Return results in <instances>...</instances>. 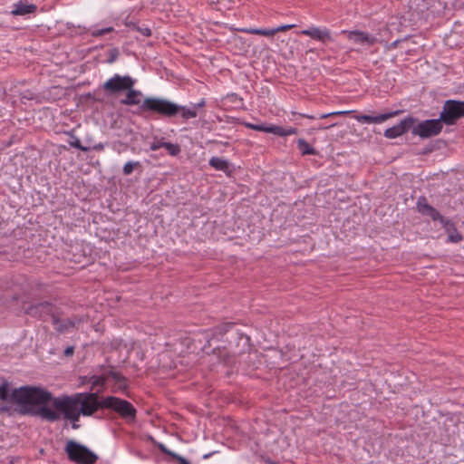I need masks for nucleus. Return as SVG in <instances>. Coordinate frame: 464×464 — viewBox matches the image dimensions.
<instances>
[{
	"label": "nucleus",
	"instance_id": "f257e3e1",
	"mask_svg": "<svg viewBox=\"0 0 464 464\" xmlns=\"http://www.w3.org/2000/svg\"><path fill=\"white\" fill-rule=\"evenodd\" d=\"M81 394L53 397L49 391L37 386L25 385L12 392V400L21 408L22 414L38 416L54 422L60 419V412L65 420L77 422L80 419L79 406Z\"/></svg>",
	"mask_w": 464,
	"mask_h": 464
},
{
	"label": "nucleus",
	"instance_id": "f03ea898",
	"mask_svg": "<svg viewBox=\"0 0 464 464\" xmlns=\"http://www.w3.org/2000/svg\"><path fill=\"white\" fill-rule=\"evenodd\" d=\"M206 105L205 99L192 104L190 107L179 105L171 101L163 98H145L140 109L143 112L158 114L163 118H174L180 116L183 121H188L198 116V109Z\"/></svg>",
	"mask_w": 464,
	"mask_h": 464
},
{
	"label": "nucleus",
	"instance_id": "7ed1b4c3",
	"mask_svg": "<svg viewBox=\"0 0 464 464\" xmlns=\"http://www.w3.org/2000/svg\"><path fill=\"white\" fill-rule=\"evenodd\" d=\"M64 451L68 459L77 464H94L98 460L93 451L73 440L67 441Z\"/></svg>",
	"mask_w": 464,
	"mask_h": 464
},
{
	"label": "nucleus",
	"instance_id": "20e7f679",
	"mask_svg": "<svg viewBox=\"0 0 464 464\" xmlns=\"http://www.w3.org/2000/svg\"><path fill=\"white\" fill-rule=\"evenodd\" d=\"M104 409L112 410L127 422H133L136 420L137 411L128 401L115 396H107L102 400Z\"/></svg>",
	"mask_w": 464,
	"mask_h": 464
},
{
	"label": "nucleus",
	"instance_id": "39448f33",
	"mask_svg": "<svg viewBox=\"0 0 464 464\" xmlns=\"http://www.w3.org/2000/svg\"><path fill=\"white\" fill-rule=\"evenodd\" d=\"M464 117V101L447 100L440 111V121L446 125H453Z\"/></svg>",
	"mask_w": 464,
	"mask_h": 464
},
{
	"label": "nucleus",
	"instance_id": "423d86ee",
	"mask_svg": "<svg viewBox=\"0 0 464 464\" xmlns=\"http://www.w3.org/2000/svg\"><path fill=\"white\" fill-rule=\"evenodd\" d=\"M135 79L130 75L114 74L111 78L102 84V90L107 95H117L121 92H127L128 89L134 87Z\"/></svg>",
	"mask_w": 464,
	"mask_h": 464
},
{
	"label": "nucleus",
	"instance_id": "0eeeda50",
	"mask_svg": "<svg viewBox=\"0 0 464 464\" xmlns=\"http://www.w3.org/2000/svg\"><path fill=\"white\" fill-rule=\"evenodd\" d=\"M108 371L103 375H92L91 377H83L82 383H91V390H94L96 387H103L106 381L107 376L111 377L117 384L120 385V389L127 388V379L118 372L114 371V367L110 365L108 366Z\"/></svg>",
	"mask_w": 464,
	"mask_h": 464
},
{
	"label": "nucleus",
	"instance_id": "6e6552de",
	"mask_svg": "<svg viewBox=\"0 0 464 464\" xmlns=\"http://www.w3.org/2000/svg\"><path fill=\"white\" fill-rule=\"evenodd\" d=\"M443 122L439 119L425 120L413 125L411 132L421 139H428L440 134L443 128Z\"/></svg>",
	"mask_w": 464,
	"mask_h": 464
},
{
	"label": "nucleus",
	"instance_id": "1a4fd4ad",
	"mask_svg": "<svg viewBox=\"0 0 464 464\" xmlns=\"http://www.w3.org/2000/svg\"><path fill=\"white\" fill-rule=\"evenodd\" d=\"M416 208L417 211L422 216L429 217L433 221H440V223L446 230H449L448 226L452 225V221L450 219L445 218L435 208L430 205L424 196H421L418 198Z\"/></svg>",
	"mask_w": 464,
	"mask_h": 464
},
{
	"label": "nucleus",
	"instance_id": "9d476101",
	"mask_svg": "<svg viewBox=\"0 0 464 464\" xmlns=\"http://www.w3.org/2000/svg\"><path fill=\"white\" fill-rule=\"evenodd\" d=\"M81 394L80 416H92L99 409H104L102 400L99 401L97 392H78Z\"/></svg>",
	"mask_w": 464,
	"mask_h": 464
},
{
	"label": "nucleus",
	"instance_id": "9b49d317",
	"mask_svg": "<svg viewBox=\"0 0 464 464\" xmlns=\"http://www.w3.org/2000/svg\"><path fill=\"white\" fill-rule=\"evenodd\" d=\"M56 312V306L47 301L30 304L24 307V313L26 314L44 322L48 321L50 318L53 319Z\"/></svg>",
	"mask_w": 464,
	"mask_h": 464
},
{
	"label": "nucleus",
	"instance_id": "f8f14e48",
	"mask_svg": "<svg viewBox=\"0 0 464 464\" xmlns=\"http://www.w3.org/2000/svg\"><path fill=\"white\" fill-rule=\"evenodd\" d=\"M418 121L416 118L409 116L400 121L397 125L388 128L384 131V137L387 139H395L406 133Z\"/></svg>",
	"mask_w": 464,
	"mask_h": 464
},
{
	"label": "nucleus",
	"instance_id": "ddd939ff",
	"mask_svg": "<svg viewBox=\"0 0 464 464\" xmlns=\"http://www.w3.org/2000/svg\"><path fill=\"white\" fill-rule=\"evenodd\" d=\"M83 319L82 317L74 316L68 319H60L58 311L55 313L54 316L52 319V323L54 325V328L59 333H64L68 328H73L76 324L82 323Z\"/></svg>",
	"mask_w": 464,
	"mask_h": 464
},
{
	"label": "nucleus",
	"instance_id": "4468645a",
	"mask_svg": "<svg viewBox=\"0 0 464 464\" xmlns=\"http://www.w3.org/2000/svg\"><path fill=\"white\" fill-rule=\"evenodd\" d=\"M401 112H402V111L398 110V111H394L379 114L376 116H372V115H367V114H360V115H355L354 118L361 123H368V124L382 123L392 117L399 115Z\"/></svg>",
	"mask_w": 464,
	"mask_h": 464
},
{
	"label": "nucleus",
	"instance_id": "2eb2a0df",
	"mask_svg": "<svg viewBox=\"0 0 464 464\" xmlns=\"http://www.w3.org/2000/svg\"><path fill=\"white\" fill-rule=\"evenodd\" d=\"M36 11L37 5L35 4H31L27 0H19L13 5L10 14L13 16H24L34 14Z\"/></svg>",
	"mask_w": 464,
	"mask_h": 464
},
{
	"label": "nucleus",
	"instance_id": "dca6fc26",
	"mask_svg": "<svg viewBox=\"0 0 464 464\" xmlns=\"http://www.w3.org/2000/svg\"><path fill=\"white\" fill-rule=\"evenodd\" d=\"M343 33L347 34V37L350 41L357 44H366L369 46H372L377 42V39L373 35L362 31H343Z\"/></svg>",
	"mask_w": 464,
	"mask_h": 464
},
{
	"label": "nucleus",
	"instance_id": "f3484780",
	"mask_svg": "<svg viewBox=\"0 0 464 464\" xmlns=\"http://www.w3.org/2000/svg\"><path fill=\"white\" fill-rule=\"evenodd\" d=\"M301 34L323 43L333 41L331 33L328 29L322 30L318 27H310L308 29L303 30Z\"/></svg>",
	"mask_w": 464,
	"mask_h": 464
},
{
	"label": "nucleus",
	"instance_id": "a211bd4d",
	"mask_svg": "<svg viewBox=\"0 0 464 464\" xmlns=\"http://www.w3.org/2000/svg\"><path fill=\"white\" fill-rule=\"evenodd\" d=\"M142 92L139 90H135L133 87L130 89H128L126 92V96L124 99L121 100V103L127 106H132V105H140L143 103L141 102ZM140 110L143 111L140 108Z\"/></svg>",
	"mask_w": 464,
	"mask_h": 464
},
{
	"label": "nucleus",
	"instance_id": "6ab92c4d",
	"mask_svg": "<svg viewBox=\"0 0 464 464\" xmlns=\"http://www.w3.org/2000/svg\"><path fill=\"white\" fill-rule=\"evenodd\" d=\"M209 165L217 170H221L225 173H228L230 171L229 162L219 157H212L209 161Z\"/></svg>",
	"mask_w": 464,
	"mask_h": 464
},
{
	"label": "nucleus",
	"instance_id": "aec40b11",
	"mask_svg": "<svg viewBox=\"0 0 464 464\" xmlns=\"http://www.w3.org/2000/svg\"><path fill=\"white\" fill-rule=\"evenodd\" d=\"M64 134L69 136L71 138V140H69V145L72 148L78 149L82 151L88 152L91 150V147L83 146L78 137L74 134V130H66L64 131Z\"/></svg>",
	"mask_w": 464,
	"mask_h": 464
},
{
	"label": "nucleus",
	"instance_id": "412c9836",
	"mask_svg": "<svg viewBox=\"0 0 464 464\" xmlns=\"http://www.w3.org/2000/svg\"><path fill=\"white\" fill-rule=\"evenodd\" d=\"M126 26L131 31L139 32L142 36L149 37L151 35V30L144 24H139L138 23L130 21L125 23Z\"/></svg>",
	"mask_w": 464,
	"mask_h": 464
},
{
	"label": "nucleus",
	"instance_id": "4be33fe9",
	"mask_svg": "<svg viewBox=\"0 0 464 464\" xmlns=\"http://www.w3.org/2000/svg\"><path fill=\"white\" fill-rule=\"evenodd\" d=\"M234 326V323H225L220 325H218L213 329V336L217 338L222 337L227 332H229Z\"/></svg>",
	"mask_w": 464,
	"mask_h": 464
},
{
	"label": "nucleus",
	"instance_id": "5701e85b",
	"mask_svg": "<svg viewBox=\"0 0 464 464\" xmlns=\"http://www.w3.org/2000/svg\"><path fill=\"white\" fill-rule=\"evenodd\" d=\"M448 240L451 243H459L463 240V236L457 230L454 223L451 226H448Z\"/></svg>",
	"mask_w": 464,
	"mask_h": 464
},
{
	"label": "nucleus",
	"instance_id": "b1692460",
	"mask_svg": "<svg viewBox=\"0 0 464 464\" xmlns=\"http://www.w3.org/2000/svg\"><path fill=\"white\" fill-rule=\"evenodd\" d=\"M242 31L246 32L247 34H257V35H262V36H266V37H272L275 35L274 28H266V29L249 28V29H243Z\"/></svg>",
	"mask_w": 464,
	"mask_h": 464
},
{
	"label": "nucleus",
	"instance_id": "393cba45",
	"mask_svg": "<svg viewBox=\"0 0 464 464\" xmlns=\"http://www.w3.org/2000/svg\"><path fill=\"white\" fill-rule=\"evenodd\" d=\"M297 147L303 155H314L316 150L304 139H299L297 141Z\"/></svg>",
	"mask_w": 464,
	"mask_h": 464
},
{
	"label": "nucleus",
	"instance_id": "a878e982",
	"mask_svg": "<svg viewBox=\"0 0 464 464\" xmlns=\"http://www.w3.org/2000/svg\"><path fill=\"white\" fill-rule=\"evenodd\" d=\"M161 147L166 149L168 153L171 156H177L180 152V147L178 144L161 142Z\"/></svg>",
	"mask_w": 464,
	"mask_h": 464
},
{
	"label": "nucleus",
	"instance_id": "bb28decb",
	"mask_svg": "<svg viewBox=\"0 0 464 464\" xmlns=\"http://www.w3.org/2000/svg\"><path fill=\"white\" fill-rule=\"evenodd\" d=\"M10 399L13 402H14L12 400V393H9V385L7 382H4L2 385L0 386V400L1 401H7Z\"/></svg>",
	"mask_w": 464,
	"mask_h": 464
},
{
	"label": "nucleus",
	"instance_id": "cd10ccee",
	"mask_svg": "<svg viewBox=\"0 0 464 464\" xmlns=\"http://www.w3.org/2000/svg\"><path fill=\"white\" fill-rule=\"evenodd\" d=\"M140 167V161H128L122 168V172L124 175L129 176L130 175L133 170L137 168Z\"/></svg>",
	"mask_w": 464,
	"mask_h": 464
},
{
	"label": "nucleus",
	"instance_id": "c85d7f7f",
	"mask_svg": "<svg viewBox=\"0 0 464 464\" xmlns=\"http://www.w3.org/2000/svg\"><path fill=\"white\" fill-rule=\"evenodd\" d=\"M267 133H273L280 137H285V128L276 125H269Z\"/></svg>",
	"mask_w": 464,
	"mask_h": 464
},
{
	"label": "nucleus",
	"instance_id": "c756f323",
	"mask_svg": "<svg viewBox=\"0 0 464 464\" xmlns=\"http://www.w3.org/2000/svg\"><path fill=\"white\" fill-rule=\"evenodd\" d=\"M114 31V28L112 26L102 28V29H94L92 31V35L93 37H100L106 34L112 33Z\"/></svg>",
	"mask_w": 464,
	"mask_h": 464
},
{
	"label": "nucleus",
	"instance_id": "7c9ffc66",
	"mask_svg": "<svg viewBox=\"0 0 464 464\" xmlns=\"http://www.w3.org/2000/svg\"><path fill=\"white\" fill-rule=\"evenodd\" d=\"M349 113H351L350 111H333V112H329V113L321 114L318 116V119H326L329 117H334V116H337V115H345V114H349Z\"/></svg>",
	"mask_w": 464,
	"mask_h": 464
},
{
	"label": "nucleus",
	"instance_id": "2f4dec72",
	"mask_svg": "<svg viewBox=\"0 0 464 464\" xmlns=\"http://www.w3.org/2000/svg\"><path fill=\"white\" fill-rule=\"evenodd\" d=\"M118 56H119V50H118V48H112L109 52V57H108L107 62L109 63H114L117 60Z\"/></svg>",
	"mask_w": 464,
	"mask_h": 464
},
{
	"label": "nucleus",
	"instance_id": "473e14b6",
	"mask_svg": "<svg viewBox=\"0 0 464 464\" xmlns=\"http://www.w3.org/2000/svg\"><path fill=\"white\" fill-rule=\"evenodd\" d=\"M246 126L249 129H251V130H258V131H264V132H267V129H268V126L265 125V124H252V123H248V124H246Z\"/></svg>",
	"mask_w": 464,
	"mask_h": 464
},
{
	"label": "nucleus",
	"instance_id": "72a5a7b5",
	"mask_svg": "<svg viewBox=\"0 0 464 464\" xmlns=\"http://www.w3.org/2000/svg\"><path fill=\"white\" fill-rule=\"evenodd\" d=\"M171 458L177 460L179 464H190V462L180 455L174 453L171 454Z\"/></svg>",
	"mask_w": 464,
	"mask_h": 464
},
{
	"label": "nucleus",
	"instance_id": "f704fd0d",
	"mask_svg": "<svg viewBox=\"0 0 464 464\" xmlns=\"http://www.w3.org/2000/svg\"><path fill=\"white\" fill-rule=\"evenodd\" d=\"M293 27H295V24H285V25H280L278 27H276L274 28L275 30V34L279 33V32H285V31H288L290 29H292Z\"/></svg>",
	"mask_w": 464,
	"mask_h": 464
},
{
	"label": "nucleus",
	"instance_id": "c9c22d12",
	"mask_svg": "<svg viewBox=\"0 0 464 464\" xmlns=\"http://www.w3.org/2000/svg\"><path fill=\"white\" fill-rule=\"evenodd\" d=\"M158 449L164 454L171 457V454H174L175 452L171 451L170 450H169L164 444L162 443H159L157 445Z\"/></svg>",
	"mask_w": 464,
	"mask_h": 464
},
{
	"label": "nucleus",
	"instance_id": "e433bc0d",
	"mask_svg": "<svg viewBox=\"0 0 464 464\" xmlns=\"http://www.w3.org/2000/svg\"><path fill=\"white\" fill-rule=\"evenodd\" d=\"M74 353V347L73 346H68L65 350H64V355L66 357H69V356H72Z\"/></svg>",
	"mask_w": 464,
	"mask_h": 464
},
{
	"label": "nucleus",
	"instance_id": "4c0bfd02",
	"mask_svg": "<svg viewBox=\"0 0 464 464\" xmlns=\"http://www.w3.org/2000/svg\"><path fill=\"white\" fill-rule=\"evenodd\" d=\"M104 147H105V145L103 143H97V144H94L92 147H91V150H93L96 151H101V150H104Z\"/></svg>",
	"mask_w": 464,
	"mask_h": 464
},
{
	"label": "nucleus",
	"instance_id": "58836bf2",
	"mask_svg": "<svg viewBox=\"0 0 464 464\" xmlns=\"http://www.w3.org/2000/svg\"><path fill=\"white\" fill-rule=\"evenodd\" d=\"M296 129L295 128H288V129H285V136H290V135H293V134H295L296 133Z\"/></svg>",
	"mask_w": 464,
	"mask_h": 464
},
{
	"label": "nucleus",
	"instance_id": "ea45409f",
	"mask_svg": "<svg viewBox=\"0 0 464 464\" xmlns=\"http://www.w3.org/2000/svg\"><path fill=\"white\" fill-rule=\"evenodd\" d=\"M433 146H427L424 150H423V154H428V153H430L433 151Z\"/></svg>",
	"mask_w": 464,
	"mask_h": 464
},
{
	"label": "nucleus",
	"instance_id": "a19ab883",
	"mask_svg": "<svg viewBox=\"0 0 464 464\" xmlns=\"http://www.w3.org/2000/svg\"><path fill=\"white\" fill-rule=\"evenodd\" d=\"M334 125H335V123H332V124H330V125H326V126H324V125H320V126H318V129H319V130H326V129H329V128H331V127H334Z\"/></svg>",
	"mask_w": 464,
	"mask_h": 464
},
{
	"label": "nucleus",
	"instance_id": "79ce46f5",
	"mask_svg": "<svg viewBox=\"0 0 464 464\" xmlns=\"http://www.w3.org/2000/svg\"><path fill=\"white\" fill-rule=\"evenodd\" d=\"M160 148H161V143H160V145H155V144H153V145L151 146V150H158V149H160Z\"/></svg>",
	"mask_w": 464,
	"mask_h": 464
},
{
	"label": "nucleus",
	"instance_id": "37998d69",
	"mask_svg": "<svg viewBox=\"0 0 464 464\" xmlns=\"http://www.w3.org/2000/svg\"><path fill=\"white\" fill-rule=\"evenodd\" d=\"M302 116L304 117V118H308V119H315V117L312 116V115L302 114Z\"/></svg>",
	"mask_w": 464,
	"mask_h": 464
},
{
	"label": "nucleus",
	"instance_id": "c03bdc74",
	"mask_svg": "<svg viewBox=\"0 0 464 464\" xmlns=\"http://www.w3.org/2000/svg\"><path fill=\"white\" fill-rule=\"evenodd\" d=\"M72 429H78L79 425L76 424V422H72Z\"/></svg>",
	"mask_w": 464,
	"mask_h": 464
},
{
	"label": "nucleus",
	"instance_id": "a18cd8bd",
	"mask_svg": "<svg viewBox=\"0 0 464 464\" xmlns=\"http://www.w3.org/2000/svg\"><path fill=\"white\" fill-rule=\"evenodd\" d=\"M397 44H398V41H395V42H393V43L392 44V47H396V46H397Z\"/></svg>",
	"mask_w": 464,
	"mask_h": 464
},
{
	"label": "nucleus",
	"instance_id": "49530a36",
	"mask_svg": "<svg viewBox=\"0 0 464 464\" xmlns=\"http://www.w3.org/2000/svg\"><path fill=\"white\" fill-rule=\"evenodd\" d=\"M212 455V453H209V454H206L204 455V459H208V457H210Z\"/></svg>",
	"mask_w": 464,
	"mask_h": 464
},
{
	"label": "nucleus",
	"instance_id": "de8ad7c7",
	"mask_svg": "<svg viewBox=\"0 0 464 464\" xmlns=\"http://www.w3.org/2000/svg\"><path fill=\"white\" fill-rule=\"evenodd\" d=\"M101 368H102V370H105V366L104 365H102Z\"/></svg>",
	"mask_w": 464,
	"mask_h": 464
}]
</instances>
